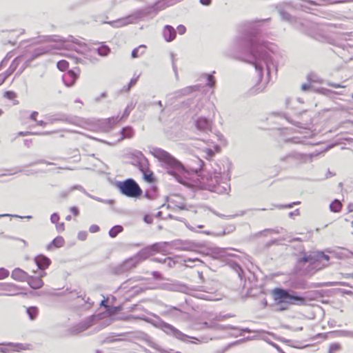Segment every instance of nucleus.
I'll return each instance as SVG.
<instances>
[{
  "mask_svg": "<svg viewBox=\"0 0 353 353\" xmlns=\"http://www.w3.org/2000/svg\"><path fill=\"white\" fill-rule=\"evenodd\" d=\"M272 296L276 301L288 304H296V302L303 303L305 299L302 296L290 294L287 290L276 288L272 292Z\"/></svg>",
  "mask_w": 353,
  "mask_h": 353,
  "instance_id": "obj_4",
  "label": "nucleus"
},
{
  "mask_svg": "<svg viewBox=\"0 0 353 353\" xmlns=\"http://www.w3.org/2000/svg\"><path fill=\"white\" fill-rule=\"evenodd\" d=\"M317 92L323 95L328 96L330 94H343L342 92H334L329 89L326 88H320L317 90Z\"/></svg>",
  "mask_w": 353,
  "mask_h": 353,
  "instance_id": "obj_26",
  "label": "nucleus"
},
{
  "mask_svg": "<svg viewBox=\"0 0 353 353\" xmlns=\"http://www.w3.org/2000/svg\"><path fill=\"white\" fill-rule=\"evenodd\" d=\"M49 51L48 50H38L37 51V52L35 53V54H34L32 56V59H34V58H37L39 56H41V55H43V54H47L48 53Z\"/></svg>",
  "mask_w": 353,
  "mask_h": 353,
  "instance_id": "obj_30",
  "label": "nucleus"
},
{
  "mask_svg": "<svg viewBox=\"0 0 353 353\" xmlns=\"http://www.w3.org/2000/svg\"><path fill=\"white\" fill-rule=\"evenodd\" d=\"M110 52V49L103 43H96L92 48L90 49L89 54L90 57L95 54H98L100 56H107Z\"/></svg>",
  "mask_w": 353,
  "mask_h": 353,
  "instance_id": "obj_8",
  "label": "nucleus"
},
{
  "mask_svg": "<svg viewBox=\"0 0 353 353\" xmlns=\"http://www.w3.org/2000/svg\"><path fill=\"white\" fill-rule=\"evenodd\" d=\"M10 275V272L4 268H0V280L7 279Z\"/></svg>",
  "mask_w": 353,
  "mask_h": 353,
  "instance_id": "obj_27",
  "label": "nucleus"
},
{
  "mask_svg": "<svg viewBox=\"0 0 353 353\" xmlns=\"http://www.w3.org/2000/svg\"><path fill=\"white\" fill-rule=\"evenodd\" d=\"M342 208V203L340 201L335 199L330 205V209L333 212H339Z\"/></svg>",
  "mask_w": 353,
  "mask_h": 353,
  "instance_id": "obj_19",
  "label": "nucleus"
},
{
  "mask_svg": "<svg viewBox=\"0 0 353 353\" xmlns=\"http://www.w3.org/2000/svg\"><path fill=\"white\" fill-rule=\"evenodd\" d=\"M352 1L353 0H339V1H335V3H343L350 2V1Z\"/></svg>",
  "mask_w": 353,
  "mask_h": 353,
  "instance_id": "obj_42",
  "label": "nucleus"
},
{
  "mask_svg": "<svg viewBox=\"0 0 353 353\" xmlns=\"http://www.w3.org/2000/svg\"><path fill=\"white\" fill-rule=\"evenodd\" d=\"M132 317L131 316H128V317H126L125 319H131Z\"/></svg>",
  "mask_w": 353,
  "mask_h": 353,
  "instance_id": "obj_50",
  "label": "nucleus"
},
{
  "mask_svg": "<svg viewBox=\"0 0 353 353\" xmlns=\"http://www.w3.org/2000/svg\"><path fill=\"white\" fill-rule=\"evenodd\" d=\"M122 137L121 139L130 138L133 134V131L131 128H124L121 130Z\"/></svg>",
  "mask_w": 353,
  "mask_h": 353,
  "instance_id": "obj_24",
  "label": "nucleus"
},
{
  "mask_svg": "<svg viewBox=\"0 0 353 353\" xmlns=\"http://www.w3.org/2000/svg\"><path fill=\"white\" fill-rule=\"evenodd\" d=\"M146 46L145 45H141L138 48L134 49L132 52V57L133 58H137L141 55L143 54L145 52Z\"/></svg>",
  "mask_w": 353,
  "mask_h": 353,
  "instance_id": "obj_17",
  "label": "nucleus"
},
{
  "mask_svg": "<svg viewBox=\"0 0 353 353\" xmlns=\"http://www.w3.org/2000/svg\"><path fill=\"white\" fill-rule=\"evenodd\" d=\"M166 261H168V265L170 266H172L171 263H174L170 258L165 259L163 262H166Z\"/></svg>",
  "mask_w": 353,
  "mask_h": 353,
  "instance_id": "obj_41",
  "label": "nucleus"
},
{
  "mask_svg": "<svg viewBox=\"0 0 353 353\" xmlns=\"http://www.w3.org/2000/svg\"><path fill=\"white\" fill-rule=\"evenodd\" d=\"M341 350V345L338 343H334L330 345L328 353H337Z\"/></svg>",
  "mask_w": 353,
  "mask_h": 353,
  "instance_id": "obj_25",
  "label": "nucleus"
},
{
  "mask_svg": "<svg viewBox=\"0 0 353 353\" xmlns=\"http://www.w3.org/2000/svg\"><path fill=\"white\" fill-rule=\"evenodd\" d=\"M352 256H353V251L352 252Z\"/></svg>",
  "mask_w": 353,
  "mask_h": 353,
  "instance_id": "obj_53",
  "label": "nucleus"
},
{
  "mask_svg": "<svg viewBox=\"0 0 353 353\" xmlns=\"http://www.w3.org/2000/svg\"><path fill=\"white\" fill-rule=\"evenodd\" d=\"M17 347H19V349L21 350H30V345H23V344H18L17 345Z\"/></svg>",
  "mask_w": 353,
  "mask_h": 353,
  "instance_id": "obj_35",
  "label": "nucleus"
},
{
  "mask_svg": "<svg viewBox=\"0 0 353 353\" xmlns=\"http://www.w3.org/2000/svg\"><path fill=\"white\" fill-rule=\"evenodd\" d=\"M123 231V227L121 225H115L113 228H112L109 231V235L114 238L116 237L119 233H121Z\"/></svg>",
  "mask_w": 353,
  "mask_h": 353,
  "instance_id": "obj_22",
  "label": "nucleus"
},
{
  "mask_svg": "<svg viewBox=\"0 0 353 353\" xmlns=\"http://www.w3.org/2000/svg\"><path fill=\"white\" fill-rule=\"evenodd\" d=\"M152 154L167 168L174 169L179 172L184 170L183 165L169 152L164 150L160 148L155 149L152 152Z\"/></svg>",
  "mask_w": 353,
  "mask_h": 353,
  "instance_id": "obj_3",
  "label": "nucleus"
},
{
  "mask_svg": "<svg viewBox=\"0 0 353 353\" xmlns=\"http://www.w3.org/2000/svg\"><path fill=\"white\" fill-rule=\"evenodd\" d=\"M11 278L19 282H23L28 279V274L22 269L17 268L12 270Z\"/></svg>",
  "mask_w": 353,
  "mask_h": 353,
  "instance_id": "obj_10",
  "label": "nucleus"
},
{
  "mask_svg": "<svg viewBox=\"0 0 353 353\" xmlns=\"http://www.w3.org/2000/svg\"><path fill=\"white\" fill-rule=\"evenodd\" d=\"M106 312L110 315H114L118 313L119 311L122 310L121 306H110L105 305Z\"/></svg>",
  "mask_w": 353,
  "mask_h": 353,
  "instance_id": "obj_21",
  "label": "nucleus"
},
{
  "mask_svg": "<svg viewBox=\"0 0 353 353\" xmlns=\"http://www.w3.org/2000/svg\"><path fill=\"white\" fill-rule=\"evenodd\" d=\"M3 114V111L1 108H0V117H1Z\"/></svg>",
  "mask_w": 353,
  "mask_h": 353,
  "instance_id": "obj_46",
  "label": "nucleus"
},
{
  "mask_svg": "<svg viewBox=\"0 0 353 353\" xmlns=\"http://www.w3.org/2000/svg\"><path fill=\"white\" fill-rule=\"evenodd\" d=\"M29 134V132H20V134L22 135V136H26V135H28Z\"/></svg>",
  "mask_w": 353,
  "mask_h": 353,
  "instance_id": "obj_44",
  "label": "nucleus"
},
{
  "mask_svg": "<svg viewBox=\"0 0 353 353\" xmlns=\"http://www.w3.org/2000/svg\"><path fill=\"white\" fill-rule=\"evenodd\" d=\"M176 30L180 34H183L186 32V28L183 25L178 26Z\"/></svg>",
  "mask_w": 353,
  "mask_h": 353,
  "instance_id": "obj_32",
  "label": "nucleus"
},
{
  "mask_svg": "<svg viewBox=\"0 0 353 353\" xmlns=\"http://www.w3.org/2000/svg\"><path fill=\"white\" fill-rule=\"evenodd\" d=\"M46 274V273H43L41 275V276H44Z\"/></svg>",
  "mask_w": 353,
  "mask_h": 353,
  "instance_id": "obj_49",
  "label": "nucleus"
},
{
  "mask_svg": "<svg viewBox=\"0 0 353 353\" xmlns=\"http://www.w3.org/2000/svg\"><path fill=\"white\" fill-rule=\"evenodd\" d=\"M212 124V121L205 117H199L195 121L196 128L202 132L211 131Z\"/></svg>",
  "mask_w": 353,
  "mask_h": 353,
  "instance_id": "obj_9",
  "label": "nucleus"
},
{
  "mask_svg": "<svg viewBox=\"0 0 353 353\" xmlns=\"http://www.w3.org/2000/svg\"><path fill=\"white\" fill-rule=\"evenodd\" d=\"M168 207L173 210H183L187 212V216L190 217L192 213L196 211L194 207L187 206L184 203V199L179 194H172L168 198Z\"/></svg>",
  "mask_w": 353,
  "mask_h": 353,
  "instance_id": "obj_5",
  "label": "nucleus"
},
{
  "mask_svg": "<svg viewBox=\"0 0 353 353\" xmlns=\"http://www.w3.org/2000/svg\"><path fill=\"white\" fill-rule=\"evenodd\" d=\"M81 73V70L79 67L68 70L62 77L64 84L68 87L73 86L79 79Z\"/></svg>",
  "mask_w": 353,
  "mask_h": 353,
  "instance_id": "obj_6",
  "label": "nucleus"
},
{
  "mask_svg": "<svg viewBox=\"0 0 353 353\" xmlns=\"http://www.w3.org/2000/svg\"><path fill=\"white\" fill-rule=\"evenodd\" d=\"M38 116V112H32V114H30V119L33 121H36L37 119V117Z\"/></svg>",
  "mask_w": 353,
  "mask_h": 353,
  "instance_id": "obj_40",
  "label": "nucleus"
},
{
  "mask_svg": "<svg viewBox=\"0 0 353 353\" xmlns=\"http://www.w3.org/2000/svg\"><path fill=\"white\" fill-rule=\"evenodd\" d=\"M60 219L59 215L57 213H54L50 216V220L53 223H57Z\"/></svg>",
  "mask_w": 353,
  "mask_h": 353,
  "instance_id": "obj_28",
  "label": "nucleus"
},
{
  "mask_svg": "<svg viewBox=\"0 0 353 353\" xmlns=\"http://www.w3.org/2000/svg\"><path fill=\"white\" fill-rule=\"evenodd\" d=\"M143 173V179L147 181L148 183H152L154 182L155 179L154 176V173L152 171L146 169V170H141Z\"/></svg>",
  "mask_w": 353,
  "mask_h": 353,
  "instance_id": "obj_16",
  "label": "nucleus"
},
{
  "mask_svg": "<svg viewBox=\"0 0 353 353\" xmlns=\"http://www.w3.org/2000/svg\"><path fill=\"white\" fill-rule=\"evenodd\" d=\"M106 301H107L106 300H103V301H101V304H100V305H101V306H103V307L105 308V305H108L106 304Z\"/></svg>",
  "mask_w": 353,
  "mask_h": 353,
  "instance_id": "obj_43",
  "label": "nucleus"
},
{
  "mask_svg": "<svg viewBox=\"0 0 353 353\" xmlns=\"http://www.w3.org/2000/svg\"><path fill=\"white\" fill-rule=\"evenodd\" d=\"M163 34L165 41L170 42L176 37V30L172 26L167 25L163 28Z\"/></svg>",
  "mask_w": 353,
  "mask_h": 353,
  "instance_id": "obj_11",
  "label": "nucleus"
},
{
  "mask_svg": "<svg viewBox=\"0 0 353 353\" xmlns=\"http://www.w3.org/2000/svg\"><path fill=\"white\" fill-rule=\"evenodd\" d=\"M3 97L6 99L10 101L13 105H18L19 103V100L17 99V94L14 91H6L3 93Z\"/></svg>",
  "mask_w": 353,
  "mask_h": 353,
  "instance_id": "obj_14",
  "label": "nucleus"
},
{
  "mask_svg": "<svg viewBox=\"0 0 353 353\" xmlns=\"http://www.w3.org/2000/svg\"><path fill=\"white\" fill-rule=\"evenodd\" d=\"M0 290L4 292L2 295L15 296L19 294L21 288L12 283H0Z\"/></svg>",
  "mask_w": 353,
  "mask_h": 353,
  "instance_id": "obj_7",
  "label": "nucleus"
},
{
  "mask_svg": "<svg viewBox=\"0 0 353 353\" xmlns=\"http://www.w3.org/2000/svg\"><path fill=\"white\" fill-rule=\"evenodd\" d=\"M61 49L63 50H65L67 52H62L60 53V55L64 56L66 57H69V58L73 57V55L71 53L68 52H72L73 50H75L72 44H71L70 43H65L63 44V47Z\"/></svg>",
  "mask_w": 353,
  "mask_h": 353,
  "instance_id": "obj_15",
  "label": "nucleus"
},
{
  "mask_svg": "<svg viewBox=\"0 0 353 353\" xmlns=\"http://www.w3.org/2000/svg\"><path fill=\"white\" fill-rule=\"evenodd\" d=\"M9 74H0V84L3 83L6 78L8 77Z\"/></svg>",
  "mask_w": 353,
  "mask_h": 353,
  "instance_id": "obj_36",
  "label": "nucleus"
},
{
  "mask_svg": "<svg viewBox=\"0 0 353 353\" xmlns=\"http://www.w3.org/2000/svg\"><path fill=\"white\" fill-rule=\"evenodd\" d=\"M152 261H154V262H162L161 261H160V260H159V259H157L156 258L153 259Z\"/></svg>",
  "mask_w": 353,
  "mask_h": 353,
  "instance_id": "obj_45",
  "label": "nucleus"
},
{
  "mask_svg": "<svg viewBox=\"0 0 353 353\" xmlns=\"http://www.w3.org/2000/svg\"><path fill=\"white\" fill-rule=\"evenodd\" d=\"M70 211L72 213V214L75 216H77L79 214V210L77 207H71L70 208Z\"/></svg>",
  "mask_w": 353,
  "mask_h": 353,
  "instance_id": "obj_34",
  "label": "nucleus"
},
{
  "mask_svg": "<svg viewBox=\"0 0 353 353\" xmlns=\"http://www.w3.org/2000/svg\"><path fill=\"white\" fill-rule=\"evenodd\" d=\"M330 256L323 252L316 251L305 254L297 261V268L301 270L303 274H313L317 271L328 266Z\"/></svg>",
  "mask_w": 353,
  "mask_h": 353,
  "instance_id": "obj_1",
  "label": "nucleus"
},
{
  "mask_svg": "<svg viewBox=\"0 0 353 353\" xmlns=\"http://www.w3.org/2000/svg\"><path fill=\"white\" fill-rule=\"evenodd\" d=\"M117 187L123 195L130 198H139L143 194L139 185L132 179L118 182Z\"/></svg>",
  "mask_w": 353,
  "mask_h": 353,
  "instance_id": "obj_2",
  "label": "nucleus"
},
{
  "mask_svg": "<svg viewBox=\"0 0 353 353\" xmlns=\"http://www.w3.org/2000/svg\"><path fill=\"white\" fill-rule=\"evenodd\" d=\"M26 312L30 320H34L38 315L39 311L36 307H29L26 308Z\"/></svg>",
  "mask_w": 353,
  "mask_h": 353,
  "instance_id": "obj_20",
  "label": "nucleus"
},
{
  "mask_svg": "<svg viewBox=\"0 0 353 353\" xmlns=\"http://www.w3.org/2000/svg\"><path fill=\"white\" fill-rule=\"evenodd\" d=\"M89 231L92 233H95L99 231V227L97 225H92L90 228Z\"/></svg>",
  "mask_w": 353,
  "mask_h": 353,
  "instance_id": "obj_33",
  "label": "nucleus"
},
{
  "mask_svg": "<svg viewBox=\"0 0 353 353\" xmlns=\"http://www.w3.org/2000/svg\"><path fill=\"white\" fill-rule=\"evenodd\" d=\"M29 285L33 289H39L43 285V281L40 277L29 276L26 280Z\"/></svg>",
  "mask_w": 353,
  "mask_h": 353,
  "instance_id": "obj_13",
  "label": "nucleus"
},
{
  "mask_svg": "<svg viewBox=\"0 0 353 353\" xmlns=\"http://www.w3.org/2000/svg\"><path fill=\"white\" fill-rule=\"evenodd\" d=\"M65 219H66V220L70 221L71 219V217H70V216H66Z\"/></svg>",
  "mask_w": 353,
  "mask_h": 353,
  "instance_id": "obj_47",
  "label": "nucleus"
},
{
  "mask_svg": "<svg viewBox=\"0 0 353 353\" xmlns=\"http://www.w3.org/2000/svg\"><path fill=\"white\" fill-rule=\"evenodd\" d=\"M65 240L62 236H57L50 243L49 247L54 246V248H59L64 245Z\"/></svg>",
  "mask_w": 353,
  "mask_h": 353,
  "instance_id": "obj_18",
  "label": "nucleus"
},
{
  "mask_svg": "<svg viewBox=\"0 0 353 353\" xmlns=\"http://www.w3.org/2000/svg\"><path fill=\"white\" fill-rule=\"evenodd\" d=\"M352 98H353V93H352Z\"/></svg>",
  "mask_w": 353,
  "mask_h": 353,
  "instance_id": "obj_54",
  "label": "nucleus"
},
{
  "mask_svg": "<svg viewBox=\"0 0 353 353\" xmlns=\"http://www.w3.org/2000/svg\"><path fill=\"white\" fill-rule=\"evenodd\" d=\"M352 225H353V221L352 222Z\"/></svg>",
  "mask_w": 353,
  "mask_h": 353,
  "instance_id": "obj_55",
  "label": "nucleus"
},
{
  "mask_svg": "<svg viewBox=\"0 0 353 353\" xmlns=\"http://www.w3.org/2000/svg\"><path fill=\"white\" fill-rule=\"evenodd\" d=\"M169 174H172V172H168Z\"/></svg>",
  "mask_w": 353,
  "mask_h": 353,
  "instance_id": "obj_52",
  "label": "nucleus"
},
{
  "mask_svg": "<svg viewBox=\"0 0 353 353\" xmlns=\"http://www.w3.org/2000/svg\"><path fill=\"white\" fill-rule=\"evenodd\" d=\"M85 236H86V234H83V238H82V239H84Z\"/></svg>",
  "mask_w": 353,
  "mask_h": 353,
  "instance_id": "obj_51",
  "label": "nucleus"
},
{
  "mask_svg": "<svg viewBox=\"0 0 353 353\" xmlns=\"http://www.w3.org/2000/svg\"><path fill=\"white\" fill-rule=\"evenodd\" d=\"M152 275L156 279H162L161 274L158 272H152Z\"/></svg>",
  "mask_w": 353,
  "mask_h": 353,
  "instance_id": "obj_38",
  "label": "nucleus"
},
{
  "mask_svg": "<svg viewBox=\"0 0 353 353\" xmlns=\"http://www.w3.org/2000/svg\"><path fill=\"white\" fill-rule=\"evenodd\" d=\"M55 224H56L57 230L58 232H61L64 231V230H65L64 223H63V222H61V223L58 222L57 223H55Z\"/></svg>",
  "mask_w": 353,
  "mask_h": 353,
  "instance_id": "obj_31",
  "label": "nucleus"
},
{
  "mask_svg": "<svg viewBox=\"0 0 353 353\" xmlns=\"http://www.w3.org/2000/svg\"><path fill=\"white\" fill-rule=\"evenodd\" d=\"M327 85L334 88H345L346 86L334 82H328Z\"/></svg>",
  "mask_w": 353,
  "mask_h": 353,
  "instance_id": "obj_29",
  "label": "nucleus"
},
{
  "mask_svg": "<svg viewBox=\"0 0 353 353\" xmlns=\"http://www.w3.org/2000/svg\"><path fill=\"white\" fill-rule=\"evenodd\" d=\"M203 151L205 153H206L210 157H212L214 154V152L211 149H209V148H206Z\"/></svg>",
  "mask_w": 353,
  "mask_h": 353,
  "instance_id": "obj_37",
  "label": "nucleus"
},
{
  "mask_svg": "<svg viewBox=\"0 0 353 353\" xmlns=\"http://www.w3.org/2000/svg\"><path fill=\"white\" fill-rule=\"evenodd\" d=\"M57 68L62 72L68 70L69 68V63L65 60H61L57 63Z\"/></svg>",
  "mask_w": 353,
  "mask_h": 353,
  "instance_id": "obj_23",
  "label": "nucleus"
},
{
  "mask_svg": "<svg viewBox=\"0 0 353 353\" xmlns=\"http://www.w3.org/2000/svg\"><path fill=\"white\" fill-rule=\"evenodd\" d=\"M38 268L41 270H45L50 265V260L43 255H39L34 259Z\"/></svg>",
  "mask_w": 353,
  "mask_h": 353,
  "instance_id": "obj_12",
  "label": "nucleus"
},
{
  "mask_svg": "<svg viewBox=\"0 0 353 353\" xmlns=\"http://www.w3.org/2000/svg\"><path fill=\"white\" fill-rule=\"evenodd\" d=\"M212 2V0H200V3L203 6H209Z\"/></svg>",
  "mask_w": 353,
  "mask_h": 353,
  "instance_id": "obj_39",
  "label": "nucleus"
},
{
  "mask_svg": "<svg viewBox=\"0 0 353 353\" xmlns=\"http://www.w3.org/2000/svg\"><path fill=\"white\" fill-rule=\"evenodd\" d=\"M303 90H306L307 89V85H303Z\"/></svg>",
  "mask_w": 353,
  "mask_h": 353,
  "instance_id": "obj_48",
  "label": "nucleus"
}]
</instances>
